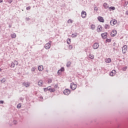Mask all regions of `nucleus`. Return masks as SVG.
<instances>
[{
    "mask_svg": "<svg viewBox=\"0 0 128 128\" xmlns=\"http://www.w3.org/2000/svg\"><path fill=\"white\" fill-rule=\"evenodd\" d=\"M128 46L126 45H124L122 48V52L123 54H126L127 52Z\"/></svg>",
    "mask_w": 128,
    "mask_h": 128,
    "instance_id": "obj_1",
    "label": "nucleus"
},
{
    "mask_svg": "<svg viewBox=\"0 0 128 128\" xmlns=\"http://www.w3.org/2000/svg\"><path fill=\"white\" fill-rule=\"evenodd\" d=\"M70 94V91L68 89H66L64 91V95L68 96L69 95V94Z\"/></svg>",
    "mask_w": 128,
    "mask_h": 128,
    "instance_id": "obj_2",
    "label": "nucleus"
},
{
    "mask_svg": "<svg viewBox=\"0 0 128 128\" xmlns=\"http://www.w3.org/2000/svg\"><path fill=\"white\" fill-rule=\"evenodd\" d=\"M110 23L111 26H115L117 24V20L115 19L112 20L110 21Z\"/></svg>",
    "mask_w": 128,
    "mask_h": 128,
    "instance_id": "obj_3",
    "label": "nucleus"
},
{
    "mask_svg": "<svg viewBox=\"0 0 128 128\" xmlns=\"http://www.w3.org/2000/svg\"><path fill=\"white\" fill-rule=\"evenodd\" d=\"M77 88V85L76 84H74V83H71L70 84V88L72 90H74Z\"/></svg>",
    "mask_w": 128,
    "mask_h": 128,
    "instance_id": "obj_4",
    "label": "nucleus"
},
{
    "mask_svg": "<svg viewBox=\"0 0 128 128\" xmlns=\"http://www.w3.org/2000/svg\"><path fill=\"white\" fill-rule=\"evenodd\" d=\"M97 19L98 20L99 22L104 23V19L103 17L99 16L97 18Z\"/></svg>",
    "mask_w": 128,
    "mask_h": 128,
    "instance_id": "obj_5",
    "label": "nucleus"
},
{
    "mask_svg": "<svg viewBox=\"0 0 128 128\" xmlns=\"http://www.w3.org/2000/svg\"><path fill=\"white\" fill-rule=\"evenodd\" d=\"M117 34V32L116 30H114L111 32L110 36H111L114 37Z\"/></svg>",
    "mask_w": 128,
    "mask_h": 128,
    "instance_id": "obj_6",
    "label": "nucleus"
},
{
    "mask_svg": "<svg viewBox=\"0 0 128 128\" xmlns=\"http://www.w3.org/2000/svg\"><path fill=\"white\" fill-rule=\"evenodd\" d=\"M51 47V44L50 42H48L45 44V48L46 50H48Z\"/></svg>",
    "mask_w": 128,
    "mask_h": 128,
    "instance_id": "obj_7",
    "label": "nucleus"
},
{
    "mask_svg": "<svg viewBox=\"0 0 128 128\" xmlns=\"http://www.w3.org/2000/svg\"><path fill=\"white\" fill-rule=\"evenodd\" d=\"M81 16H82V18H86V11H82L81 12Z\"/></svg>",
    "mask_w": 128,
    "mask_h": 128,
    "instance_id": "obj_8",
    "label": "nucleus"
},
{
    "mask_svg": "<svg viewBox=\"0 0 128 128\" xmlns=\"http://www.w3.org/2000/svg\"><path fill=\"white\" fill-rule=\"evenodd\" d=\"M98 42H96L94 43V44L93 45V48L94 49L96 50V49H98Z\"/></svg>",
    "mask_w": 128,
    "mask_h": 128,
    "instance_id": "obj_9",
    "label": "nucleus"
},
{
    "mask_svg": "<svg viewBox=\"0 0 128 128\" xmlns=\"http://www.w3.org/2000/svg\"><path fill=\"white\" fill-rule=\"evenodd\" d=\"M48 90L49 91H50V92H55V89L54 88H44V91L46 90Z\"/></svg>",
    "mask_w": 128,
    "mask_h": 128,
    "instance_id": "obj_10",
    "label": "nucleus"
},
{
    "mask_svg": "<svg viewBox=\"0 0 128 128\" xmlns=\"http://www.w3.org/2000/svg\"><path fill=\"white\" fill-rule=\"evenodd\" d=\"M116 74V71L115 70H112V72L110 73V76H114Z\"/></svg>",
    "mask_w": 128,
    "mask_h": 128,
    "instance_id": "obj_11",
    "label": "nucleus"
},
{
    "mask_svg": "<svg viewBox=\"0 0 128 128\" xmlns=\"http://www.w3.org/2000/svg\"><path fill=\"white\" fill-rule=\"evenodd\" d=\"M102 38H104V39H106V37H107V33L106 32H105V33H103L102 34Z\"/></svg>",
    "mask_w": 128,
    "mask_h": 128,
    "instance_id": "obj_12",
    "label": "nucleus"
},
{
    "mask_svg": "<svg viewBox=\"0 0 128 128\" xmlns=\"http://www.w3.org/2000/svg\"><path fill=\"white\" fill-rule=\"evenodd\" d=\"M105 62H106V64H109V63H110V62H112V59L110 58H106V60H105Z\"/></svg>",
    "mask_w": 128,
    "mask_h": 128,
    "instance_id": "obj_13",
    "label": "nucleus"
},
{
    "mask_svg": "<svg viewBox=\"0 0 128 128\" xmlns=\"http://www.w3.org/2000/svg\"><path fill=\"white\" fill-rule=\"evenodd\" d=\"M102 30V27L101 26H98V28H97V32H101Z\"/></svg>",
    "mask_w": 128,
    "mask_h": 128,
    "instance_id": "obj_14",
    "label": "nucleus"
},
{
    "mask_svg": "<svg viewBox=\"0 0 128 128\" xmlns=\"http://www.w3.org/2000/svg\"><path fill=\"white\" fill-rule=\"evenodd\" d=\"M43 84H44V83H43V81L42 80L38 81V86H42Z\"/></svg>",
    "mask_w": 128,
    "mask_h": 128,
    "instance_id": "obj_15",
    "label": "nucleus"
},
{
    "mask_svg": "<svg viewBox=\"0 0 128 128\" xmlns=\"http://www.w3.org/2000/svg\"><path fill=\"white\" fill-rule=\"evenodd\" d=\"M43 70H44V67L42 66H38V70H40V72H42Z\"/></svg>",
    "mask_w": 128,
    "mask_h": 128,
    "instance_id": "obj_16",
    "label": "nucleus"
},
{
    "mask_svg": "<svg viewBox=\"0 0 128 128\" xmlns=\"http://www.w3.org/2000/svg\"><path fill=\"white\" fill-rule=\"evenodd\" d=\"M23 86H24L26 88H28L30 86V83H28V82H24V83H23Z\"/></svg>",
    "mask_w": 128,
    "mask_h": 128,
    "instance_id": "obj_17",
    "label": "nucleus"
},
{
    "mask_svg": "<svg viewBox=\"0 0 128 128\" xmlns=\"http://www.w3.org/2000/svg\"><path fill=\"white\" fill-rule=\"evenodd\" d=\"M104 8H105L106 9H108V4L106 3H104Z\"/></svg>",
    "mask_w": 128,
    "mask_h": 128,
    "instance_id": "obj_18",
    "label": "nucleus"
},
{
    "mask_svg": "<svg viewBox=\"0 0 128 128\" xmlns=\"http://www.w3.org/2000/svg\"><path fill=\"white\" fill-rule=\"evenodd\" d=\"M64 70H65L64 69V68H61L60 70L58 71V73H60V72H64Z\"/></svg>",
    "mask_w": 128,
    "mask_h": 128,
    "instance_id": "obj_19",
    "label": "nucleus"
},
{
    "mask_svg": "<svg viewBox=\"0 0 128 128\" xmlns=\"http://www.w3.org/2000/svg\"><path fill=\"white\" fill-rule=\"evenodd\" d=\"M108 8H109V10L111 11V10H116L115 7L114 6H111V7H109Z\"/></svg>",
    "mask_w": 128,
    "mask_h": 128,
    "instance_id": "obj_20",
    "label": "nucleus"
},
{
    "mask_svg": "<svg viewBox=\"0 0 128 128\" xmlns=\"http://www.w3.org/2000/svg\"><path fill=\"white\" fill-rule=\"evenodd\" d=\"M16 37V34H11V38H14Z\"/></svg>",
    "mask_w": 128,
    "mask_h": 128,
    "instance_id": "obj_21",
    "label": "nucleus"
},
{
    "mask_svg": "<svg viewBox=\"0 0 128 128\" xmlns=\"http://www.w3.org/2000/svg\"><path fill=\"white\" fill-rule=\"evenodd\" d=\"M94 58V56L92 54H90V58L93 60Z\"/></svg>",
    "mask_w": 128,
    "mask_h": 128,
    "instance_id": "obj_22",
    "label": "nucleus"
},
{
    "mask_svg": "<svg viewBox=\"0 0 128 128\" xmlns=\"http://www.w3.org/2000/svg\"><path fill=\"white\" fill-rule=\"evenodd\" d=\"M78 36V34L77 33H74L72 34V38H76Z\"/></svg>",
    "mask_w": 128,
    "mask_h": 128,
    "instance_id": "obj_23",
    "label": "nucleus"
},
{
    "mask_svg": "<svg viewBox=\"0 0 128 128\" xmlns=\"http://www.w3.org/2000/svg\"><path fill=\"white\" fill-rule=\"evenodd\" d=\"M70 42H71V39H70V38H68V39H67V44H70Z\"/></svg>",
    "mask_w": 128,
    "mask_h": 128,
    "instance_id": "obj_24",
    "label": "nucleus"
},
{
    "mask_svg": "<svg viewBox=\"0 0 128 128\" xmlns=\"http://www.w3.org/2000/svg\"><path fill=\"white\" fill-rule=\"evenodd\" d=\"M96 28V26H95L94 24H92V25L91 26V28H92V30H94V29Z\"/></svg>",
    "mask_w": 128,
    "mask_h": 128,
    "instance_id": "obj_25",
    "label": "nucleus"
},
{
    "mask_svg": "<svg viewBox=\"0 0 128 128\" xmlns=\"http://www.w3.org/2000/svg\"><path fill=\"white\" fill-rule=\"evenodd\" d=\"M10 67L12 68H14L15 67V64L14 63V62L11 63Z\"/></svg>",
    "mask_w": 128,
    "mask_h": 128,
    "instance_id": "obj_26",
    "label": "nucleus"
},
{
    "mask_svg": "<svg viewBox=\"0 0 128 128\" xmlns=\"http://www.w3.org/2000/svg\"><path fill=\"white\" fill-rule=\"evenodd\" d=\"M36 70V67H32L31 69L32 72H34Z\"/></svg>",
    "mask_w": 128,
    "mask_h": 128,
    "instance_id": "obj_27",
    "label": "nucleus"
},
{
    "mask_svg": "<svg viewBox=\"0 0 128 128\" xmlns=\"http://www.w3.org/2000/svg\"><path fill=\"white\" fill-rule=\"evenodd\" d=\"M68 24H70V23L72 24V20H71V19H69V20H68Z\"/></svg>",
    "mask_w": 128,
    "mask_h": 128,
    "instance_id": "obj_28",
    "label": "nucleus"
},
{
    "mask_svg": "<svg viewBox=\"0 0 128 128\" xmlns=\"http://www.w3.org/2000/svg\"><path fill=\"white\" fill-rule=\"evenodd\" d=\"M68 48L70 50H71L72 49V45H70L69 46H68Z\"/></svg>",
    "mask_w": 128,
    "mask_h": 128,
    "instance_id": "obj_29",
    "label": "nucleus"
},
{
    "mask_svg": "<svg viewBox=\"0 0 128 128\" xmlns=\"http://www.w3.org/2000/svg\"><path fill=\"white\" fill-rule=\"evenodd\" d=\"M112 42V40L111 39H106V42Z\"/></svg>",
    "mask_w": 128,
    "mask_h": 128,
    "instance_id": "obj_30",
    "label": "nucleus"
},
{
    "mask_svg": "<svg viewBox=\"0 0 128 128\" xmlns=\"http://www.w3.org/2000/svg\"><path fill=\"white\" fill-rule=\"evenodd\" d=\"M14 64H16L17 66L18 64V62L16 60H14Z\"/></svg>",
    "mask_w": 128,
    "mask_h": 128,
    "instance_id": "obj_31",
    "label": "nucleus"
},
{
    "mask_svg": "<svg viewBox=\"0 0 128 128\" xmlns=\"http://www.w3.org/2000/svg\"><path fill=\"white\" fill-rule=\"evenodd\" d=\"M52 82V79H48V83L51 84Z\"/></svg>",
    "mask_w": 128,
    "mask_h": 128,
    "instance_id": "obj_32",
    "label": "nucleus"
},
{
    "mask_svg": "<svg viewBox=\"0 0 128 128\" xmlns=\"http://www.w3.org/2000/svg\"><path fill=\"white\" fill-rule=\"evenodd\" d=\"M70 64H71V62H68V64H67V66L70 67Z\"/></svg>",
    "mask_w": 128,
    "mask_h": 128,
    "instance_id": "obj_33",
    "label": "nucleus"
},
{
    "mask_svg": "<svg viewBox=\"0 0 128 128\" xmlns=\"http://www.w3.org/2000/svg\"><path fill=\"white\" fill-rule=\"evenodd\" d=\"M21 108V104H18V105L17 106V108Z\"/></svg>",
    "mask_w": 128,
    "mask_h": 128,
    "instance_id": "obj_34",
    "label": "nucleus"
},
{
    "mask_svg": "<svg viewBox=\"0 0 128 128\" xmlns=\"http://www.w3.org/2000/svg\"><path fill=\"white\" fill-rule=\"evenodd\" d=\"M126 70H127V68L126 67H124L122 68V70L126 71Z\"/></svg>",
    "mask_w": 128,
    "mask_h": 128,
    "instance_id": "obj_35",
    "label": "nucleus"
},
{
    "mask_svg": "<svg viewBox=\"0 0 128 128\" xmlns=\"http://www.w3.org/2000/svg\"><path fill=\"white\" fill-rule=\"evenodd\" d=\"M26 10H30V6H28V7H26Z\"/></svg>",
    "mask_w": 128,
    "mask_h": 128,
    "instance_id": "obj_36",
    "label": "nucleus"
},
{
    "mask_svg": "<svg viewBox=\"0 0 128 128\" xmlns=\"http://www.w3.org/2000/svg\"><path fill=\"white\" fill-rule=\"evenodd\" d=\"M94 10H96V12H97L98 10V7H95L94 8Z\"/></svg>",
    "mask_w": 128,
    "mask_h": 128,
    "instance_id": "obj_37",
    "label": "nucleus"
},
{
    "mask_svg": "<svg viewBox=\"0 0 128 128\" xmlns=\"http://www.w3.org/2000/svg\"><path fill=\"white\" fill-rule=\"evenodd\" d=\"M12 2V0H8V2L10 3V4H11Z\"/></svg>",
    "mask_w": 128,
    "mask_h": 128,
    "instance_id": "obj_38",
    "label": "nucleus"
},
{
    "mask_svg": "<svg viewBox=\"0 0 128 128\" xmlns=\"http://www.w3.org/2000/svg\"><path fill=\"white\" fill-rule=\"evenodd\" d=\"M0 104H4V101L3 100H0Z\"/></svg>",
    "mask_w": 128,
    "mask_h": 128,
    "instance_id": "obj_39",
    "label": "nucleus"
},
{
    "mask_svg": "<svg viewBox=\"0 0 128 128\" xmlns=\"http://www.w3.org/2000/svg\"><path fill=\"white\" fill-rule=\"evenodd\" d=\"M2 2H3V0H0V3H2Z\"/></svg>",
    "mask_w": 128,
    "mask_h": 128,
    "instance_id": "obj_40",
    "label": "nucleus"
},
{
    "mask_svg": "<svg viewBox=\"0 0 128 128\" xmlns=\"http://www.w3.org/2000/svg\"><path fill=\"white\" fill-rule=\"evenodd\" d=\"M2 70L1 69V68H0V72H1Z\"/></svg>",
    "mask_w": 128,
    "mask_h": 128,
    "instance_id": "obj_41",
    "label": "nucleus"
},
{
    "mask_svg": "<svg viewBox=\"0 0 128 128\" xmlns=\"http://www.w3.org/2000/svg\"><path fill=\"white\" fill-rule=\"evenodd\" d=\"M58 86H57V85H56V86H55V88H57Z\"/></svg>",
    "mask_w": 128,
    "mask_h": 128,
    "instance_id": "obj_42",
    "label": "nucleus"
},
{
    "mask_svg": "<svg viewBox=\"0 0 128 128\" xmlns=\"http://www.w3.org/2000/svg\"><path fill=\"white\" fill-rule=\"evenodd\" d=\"M46 72H48V70H46Z\"/></svg>",
    "mask_w": 128,
    "mask_h": 128,
    "instance_id": "obj_43",
    "label": "nucleus"
},
{
    "mask_svg": "<svg viewBox=\"0 0 128 128\" xmlns=\"http://www.w3.org/2000/svg\"><path fill=\"white\" fill-rule=\"evenodd\" d=\"M0 28H1V26H0Z\"/></svg>",
    "mask_w": 128,
    "mask_h": 128,
    "instance_id": "obj_44",
    "label": "nucleus"
}]
</instances>
